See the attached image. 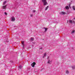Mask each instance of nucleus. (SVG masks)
Segmentation results:
<instances>
[{
  "label": "nucleus",
  "instance_id": "nucleus-1",
  "mask_svg": "<svg viewBox=\"0 0 75 75\" xmlns=\"http://www.w3.org/2000/svg\"><path fill=\"white\" fill-rule=\"evenodd\" d=\"M42 1L43 4L44 6H46L48 4V2L46 0H42Z\"/></svg>",
  "mask_w": 75,
  "mask_h": 75
},
{
  "label": "nucleus",
  "instance_id": "nucleus-2",
  "mask_svg": "<svg viewBox=\"0 0 75 75\" xmlns=\"http://www.w3.org/2000/svg\"><path fill=\"white\" fill-rule=\"evenodd\" d=\"M47 59H48V61L47 62L48 64H51L52 62V60H50V59L49 58V57H48Z\"/></svg>",
  "mask_w": 75,
  "mask_h": 75
},
{
  "label": "nucleus",
  "instance_id": "nucleus-3",
  "mask_svg": "<svg viewBox=\"0 0 75 75\" xmlns=\"http://www.w3.org/2000/svg\"><path fill=\"white\" fill-rule=\"evenodd\" d=\"M11 20L12 21H15V18L14 16H12L11 17Z\"/></svg>",
  "mask_w": 75,
  "mask_h": 75
},
{
  "label": "nucleus",
  "instance_id": "nucleus-4",
  "mask_svg": "<svg viewBox=\"0 0 75 75\" xmlns=\"http://www.w3.org/2000/svg\"><path fill=\"white\" fill-rule=\"evenodd\" d=\"M36 64V63L35 62H33L31 64V66L32 67H34L35 65Z\"/></svg>",
  "mask_w": 75,
  "mask_h": 75
},
{
  "label": "nucleus",
  "instance_id": "nucleus-5",
  "mask_svg": "<svg viewBox=\"0 0 75 75\" xmlns=\"http://www.w3.org/2000/svg\"><path fill=\"white\" fill-rule=\"evenodd\" d=\"M59 14L61 15H64L66 14V13L62 11L59 13Z\"/></svg>",
  "mask_w": 75,
  "mask_h": 75
},
{
  "label": "nucleus",
  "instance_id": "nucleus-6",
  "mask_svg": "<svg viewBox=\"0 0 75 75\" xmlns=\"http://www.w3.org/2000/svg\"><path fill=\"white\" fill-rule=\"evenodd\" d=\"M2 8H3V9H4V10H6V8H7V5L4 6H2Z\"/></svg>",
  "mask_w": 75,
  "mask_h": 75
},
{
  "label": "nucleus",
  "instance_id": "nucleus-7",
  "mask_svg": "<svg viewBox=\"0 0 75 75\" xmlns=\"http://www.w3.org/2000/svg\"><path fill=\"white\" fill-rule=\"evenodd\" d=\"M21 43L23 45V48H24V46H25V45H24V42L22 41Z\"/></svg>",
  "mask_w": 75,
  "mask_h": 75
},
{
  "label": "nucleus",
  "instance_id": "nucleus-8",
  "mask_svg": "<svg viewBox=\"0 0 75 75\" xmlns=\"http://www.w3.org/2000/svg\"><path fill=\"white\" fill-rule=\"evenodd\" d=\"M65 8L67 10H68V9H69V7L68 6H67L65 7Z\"/></svg>",
  "mask_w": 75,
  "mask_h": 75
},
{
  "label": "nucleus",
  "instance_id": "nucleus-9",
  "mask_svg": "<svg viewBox=\"0 0 75 75\" xmlns=\"http://www.w3.org/2000/svg\"><path fill=\"white\" fill-rule=\"evenodd\" d=\"M66 74H69V71L68 70H67L66 71Z\"/></svg>",
  "mask_w": 75,
  "mask_h": 75
},
{
  "label": "nucleus",
  "instance_id": "nucleus-10",
  "mask_svg": "<svg viewBox=\"0 0 75 75\" xmlns=\"http://www.w3.org/2000/svg\"><path fill=\"white\" fill-rule=\"evenodd\" d=\"M49 7V6H47L45 8V10H47L48 9V8Z\"/></svg>",
  "mask_w": 75,
  "mask_h": 75
},
{
  "label": "nucleus",
  "instance_id": "nucleus-11",
  "mask_svg": "<svg viewBox=\"0 0 75 75\" xmlns=\"http://www.w3.org/2000/svg\"><path fill=\"white\" fill-rule=\"evenodd\" d=\"M6 3H7V1H5L4 2L3 5H4L6 4Z\"/></svg>",
  "mask_w": 75,
  "mask_h": 75
},
{
  "label": "nucleus",
  "instance_id": "nucleus-12",
  "mask_svg": "<svg viewBox=\"0 0 75 75\" xmlns=\"http://www.w3.org/2000/svg\"><path fill=\"white\" fill-rule=\"evenodd\" d=\"M75 30H73L71 32V34H74L75 33Z\"/></svg>",
  "mask_w": 75,
  "mask_h": 75
},
{
  "label": "nucleus",
  "instance_id": "nucleus-13",
  "mask_svg": "<svg viewBox=\"0 0 75 75\" xmlns=\"http://www.w3.org/2000/svg\"><path fill=\"white\" fill-rule=\"evenodd\" d=\"M72 68L73 69H75V66L72 67Z\"/></svg>",
  "mask_w": 75,
  "mask_h": 75
},
{
  "label": "nucleus",
  "instance_id": "nucleus-14",
  "mask_svg": "<svg viewBox=\"0 0 75 75\" xmlns=\"http://www.w3.org/2000/svg\"><path fill=\"white\" fill-rule=\"evenodd\" d=\"M13 8V6H10V9H12Z\"/></svg>",
  "mask_w": 75,
  "mask_h": 75
},
{
  "label": "nucleus",
  "instance_id": "nucleus-15",
  "mask_svg": "<svg viewBox=\"0 0 75 75\" xmlns=\"http://www.w3.org/2000/svg\"><path fill=\"white\" fill-rule=\"evenodd\" d=\"M45 55H46V53H44V57H43V58H44V57H45Z\"/></svg>",
  "mask_w": 75,
  "mask_h": 75
},
{
  "label": "nucleus",
  "instance_id": "nucleus-16",
  "mask_svg": "<svg viewBox=\"0 0 75 75\" xmlns=\"http://www.w3.org/2000/svg\"><path fill=\"white\" fill-rule=\"evenodd\" d=\"M73 8L74 10H75V7L74 6H73Z\"/></svg>",
  "mask_w": 75,
  "mask_h": 75
},
{
  "label": "nucleus",
  "instance_id": "nucleus-17",
  "mask_svg": "<svg viewBox=\"0 0 75 75\" xmlns=\"http://www.w3.org/2000/svg\"><path fill=\"white\" fill-rule=\"evenodd\" d=\"M69 23H72V21L71 20H69Z\"/></svg>",
  "mask_w": 75,
  "mask_h": 75
},
{
  "label": "nucleus",
  "instance_id": "nucleus-18",
  "mask_svg": "<svg viewBox=\"0 0 75 75\" xmlns=\"http://www.w3.org/2000/svg\"><path fill=\"white\" fill-rule=\"evenodd\" d=\"M19 68H20V69H21V66H19L18 67Z\"/></svg>",
  "mask_w": 75,
  "mask_h": 75
},
{
  "label": "nucleus",
  "instance_id": "nucleus-19",
  "mask_svg": "<svg viewBox=\"0 0 75 75\" xmlns=\"http://www.w3.org/2000/svg\"><path fill=\"white\" fill-rule=\"evenodd\" d=\"M4 14H5V15H7V13L5 12L4 13Z\"/></svg>",
  "mask_w": 75,
  "mask_h": 75
},
{
  "label": "nucleus",
  "instance_id": "nucleus-20",
  "mask_svg": "<svg viewBox=\"0 0 75 75\" xmlns=\"http://www.w3.org/2000/svg\"><path fill=\"white\" fill-rule=\"evenodd\" d=\"M30 16L31 17H33V14H30Z\"/></svg>",
  "mask_w": 75,
  "mask_h": 75
},
{
  "label": "nucleus",
  "instance_id": "nucleus-21",
  "mask_svg": "<svg viewBox=\"0 0 75 75\" xmlns=\"http://www.w3.org/2000/svg\"><path fill=\"white\" fill-rule=\"evenodd\" d=\"M45 31H46L47 30V28H45Z\"/></svg>",
  "mask_w": 75,
  "mask_h": 75
},
{
  "label": "nucleus",
  "instance_id": "nucleus-22",
  "mask_svg": "<svg viewBox=\"0 0 75 75\" xmlns=\"http://www.w3.org/2000/svg\"><path fill=\"white\" fill-rule=\"evenodd\" d=\"M31 40H32V41H33V40H34V38H31Z\"/></svg>",
  "mask_w": 75,
  "mask_h": 75
},
{
  "label": "nucleus",
  "instance_id": "nucleus-23",
  "mask_svg": "<svg viewBox=\"0 0 75 75\" xmlns=\"http://www.w3.org/2000/svg\"><path fill=\"white\" fill-rule=\"evenodd\" d=\"M35 10H33V13H35Z\"/></svg>",
  "mask_w": 75,
  "mask_h": 75
},
{
  "label": "nucleus",
  "instance_id": "nucleus-24",
  "mask_svg": "<svg viewBox=\"0 0 75 75\" xmlns=\"http://www.w3.org/2000/svg\"><path fill=\"white\" fill-rule=\"evenodd\" d=\"M40 50H42V47H40Z\"/></svg>",
  "mask_w": 75,
  "mask_h": 75
},
{
  "label": "nucleus",
  "instance_id": "nucleus-25",
  "mask_svg": "<svg viewBox=\"0 0 75 75\" xmlns=\"http://www.w3.org/2000/svg\"><path fill=\"white\" fill-rule=\"evenodd\" d=\"M70 6H71V4H69V7H70Z\"/></svg>",
  "mask_w": 75,
  "mask_h": 75
},
{
  "label": "nucleus",
  "instance_id": "nucleus-26",
  "mask_svg": "<svg viewBox=\"0 0 75 75\" xmlns=\"http://www.w3.org/2000/svg\"><path fill=\"white\" fill-rule=\"evenodd\" d=\"M67 23H68V21H67Z\"/></svg>",
  "mask_w": 75,
  "mask_h": 75
}]
</instances>
